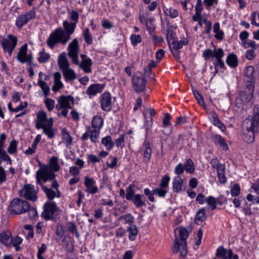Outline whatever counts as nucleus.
<instances>
[{"label": "nucleus", "instance_id": "f257e3e1", "mask_svg": "<svg viewBox=\"0 0 259 259\" xmlns=\"http://www.w3.org/2000/svg\"><path fill=\"white\" fill-rule=\"evenodd\" d=\"M63 26L64 30L58 27L50 34L47 40V44L50 48L53 49L58 43L65 45L70 39L71 35L76 27L75 23H70L67 21H63Z\"/></svg>", "mask_w": 259, "mask_h": 259}, {"label": "nucleus", "instance_id": "f03ea898", "mask_svg": "<svg viewBox=\"0 0 259 259\" xmlns=\"http://www.w3.org/2000/svg\"><path fill=\"white\" fill-rule=\"evenodd\" d=\"M51 167L44 166L41 167L36 172V183L41 184V180L44 182L48 181L53 180L55 179V175L53 171H57L59 169V165L58 163V158L53 156L50 160Z\"/></svg>", "mask_w": 259, "mask_h": 259}, {"label": "nucleus", "instance_id": "7ed1b4c3", "mask_svg": "<svg viewBox=\"0 0 259 259\" xmlns=\"http://www.w3.org/2000/svg\"><path fill=\"white\" fill-rule=\"evenodd\" d=\"M188 232L185 228L180 229L179 230V236L181 240H179L177 237L174 240V245L172 248V252L174 253H178L180 251L181 255L185 257L187 254L186 239L188 237Z\"/></svg>", "mask_w": 259, "mask_h": 259}, {"label": "nucleus", "instance_id": "20e7f679", "mask_svg": "<svg viewBox=\"0 0 259 259\" xmlns=\"http://www.w3.org/2000/svg\"><path fill=\"white\" fill-rule=\"evenodd\" d=\"M60 213V210L56 206L55 202L48 201L44 205V210L42 217L46 220H51L56 221Z\"/></svg>", "mask_w": 259, "mask_h": 259}, {"label": "nucleus", "instance_id": "39448f33", "mask_svg": "<svg viewBox=\"0 0 259 259\" xmlns=\"http://www.w3.org/2000/svg\"><path fill=\"white\" fill-rule=\"evenodd\" d=\"M203 56L205 60H208L210 58H215L216 60L213 63L215 67L220 66L221 68L224 67V63L222 58L224 56V51L221 48L215 49L212 51L210 49H206L203 51Z\"/></svg>", "mask_w": 259, "mask_h": 259}, {"label": "nucleus", "instance_id": "423d86ee", "mask_svg": "<svg viewBox=\"0 0 259 259\" xmlns=\"http://www.w3.org/2000/svg\"><path fill=\"white\" fill-rule=\"evenodd\" d=\"M29 207V203L20 198H14L9 205V210L14 214H19L26 212Z\"/></svg>", "mask_w": 259, "mask_h": 259}, {"label": "nucleus", "instance_id": "0eeeda50", "mask_svg": "<svg viewBox=\"0 0 259 259\" xmlns=\"http://www.w3.org/2000/svg\"><path fill=\"white\" fill-rule=\"evenodd\" d=\"M17 41L16 36L9 34L6 38H3L1 41V43L4 51L7 52L9 56H11L17 46Z\"/></svg>", "mask_w": 259, "mask_h": 259}, {"label": "nucleus", "instance_id": "6e6552de", "mask_svg": "<svg viewBox=\"0 0 259 259\" xmlns=\"http://www.w3.org/2000/svg\"><path fill=\"white\" fill-rule=\"evenodd\" d=\"M52 181V183L51 188H48L41 183L39 184L49 200H53L55 197L60 198L61 196V193L58 189L59 184L58 183L57 181L54 179Z\"/></svg>", "mask_w": 259, "mask_h": 259}, {"label": "nucleus", "instance_id": "1a4fd4ad", "mask_svg": "<svg viewBox=\"0 0 259 259\" xmlns=\"http://www.w3.org/2000/svg\"><path fill=\"white\" fill-rule=\"evenodd\" d=\"M254 87L252 84L248 85L244 91L240 92L236 99L237 104H245L249 102L253 97Z\"/></svg>", "mask_w": 259, "mask_h": 259}, {"label": "nucleus", "instance_id": "9d476101", "mask_svg": "<svg viewBox=\"0 0 259 259\" xmlns=\"http://www.w3.org/2000/svg\"><path fill=\"white\" fill-rule=\"evenodd\" d=\"M68 56L71 59L72 62L74 64H78L79 60L78 54L79 47L77 38H74L68 47Z\"/></svg>", "mask_w": 259, "mask_h": 259}, {"label": "nucleus", "instance_id": "9b49d317", "mask_svg": "<svg viewBox=\"0 0 259 259\" xmlns=\"http://www.w3.org/2000/svg\"><path fill=\"white\" fill-rule=\"evenodd\" d=\"M36 16L35 11L33 9L25 14L19 15L16 19V25L17 27L21 28L29 21L33 19Z\"/></svg>", "mask_w": 259, "mask_h": 259}, {"label": "nucleus", "instance_id": "f8f14e48", "mask_svg": "<svg viewBox=\"0 0 259 259\" xmlns=\"http://www.w3.org/2000/svg\"><path fill=\"white\" fill-rule=\"evenodd\" d=\"M147 80L142 74L140 76L135 75L132 79V84L134 90L137 93L143 92L146 86Z\"/></svg>", "mask_w": 259, "mask_h": 259}, {"label": "nucleus", "instance_id": "ddd939ff", "mask_svg": "<svg viewBox=\"0 0 259 259\" xmlns=\"http://www.w3.org/2000/svg\"><path fill=\"white\" fill-rule=\"evenodd\" d=\"M259 127V121L249 116L242 123V128L246 132H256Z\"/></svg>", "mask_w": 259, "mask_h": 259}, {"label": "nucleus", "instance_id": "4468645a", "mask_svg": "<svg viewBox=\"0 0 259 259\" xmlns=\"http://www.w3.org/2000/svg\"><path fill=\"white\" fill-rule=\"evenodd\" d=\"M242 46L244 49H248L251 48V49L248 50L245 53V57L249 60H252L255 57V54L254 51L256 50V44L255 42L253 40H248L242 42Z\"/></svg>", "mask_w": 259, "mask_h": 259}, {"label": "nucleus", "instance_id": "2eb2a0df", "mask_svg": "<svg viewBox=\"0 0 259 259\" xmlns=\"http://www.w3.org/2000/svg\"><path fill=\"white\" fill-rule=\"evenodd\" d=\"M27 45L24 44L19 50L17 55V59L21 63H30L31 62L32 57L31 55L27 54Z\"/></svg>", "mask_w": 259, "mask_h": 259}, {"label": "nucleus", "instance_id": "dca6fc26", "mask_svg": "<svg viewBox=\"0 0 259 259\" xmlns=\"http://www.w3.org/2000/svg\"><path fill=\"white\" fill-rule=\"evenodd\" d=\"M111 96L109 93H104L100 97V102L103 110L109 111L112 108Z\"/></svg>", "mask_w": 259, "mask_h": 259}, {"label": "nucleus", "instance_id": "f3484780", "mask_svg": "<svg viewBox=\"0 0 259 259\" xmlns=\"http://www.w3.org/2000/svg\"><path fill=\"white\" fill-rule=\"evenodd\" d=\"M73 102L74 98L71 96H61L57 100L58 104L56 106V108L60 110L62 108H71L70 102Z\"/></svg>", "mask_w": 259, "mask_h": 259}, {"label": "nucleus", "instance_id": "a211bd4d", "mask_svg": "<svg viewBox=\"0 0 259 259\" xmlns=\"http://www.w3.org/2000/svg\"><path fill=\"white\" fill-rule=\"evenodd\" d=\"M24 197L30 201H35L37 199L36 192L34 189V186L29 184L24 186L22 190Z\"/></svg>", "mask_w": 259, "mask_h": 259}, {"label": "nucleus", "instance_id": "6ab92c4d", "mask_svg": "<svg viewBox=\"0 0 259 259\" xmlns=\"http://www.w3.org/2000/svg\"><path fill=\"white\" fill-rule=\"evenodd\" d=\"M51 119H52L51 118ZM51 120V118L47 119V114L44 111H39L37 114V119L35 127L37 129H40L47 125V122Z\"/></svg>", "mask_w": 259, "mask_h": 259}, {"label": "nucleus", "instance_id": "aec40b11", "mask_svg": "<svg viewBox=\"0 0 259 259\" xmlns=\"http://www.w3.org/2000/svg\"><path fill=\"white\" fill-rule=\"evenodd\" d=\"M95 181L88 177H85L84 185L87 188V191L91 194H95L98 192V188L95 186Z\"/></svg>", "mask_w": 259, "mask_h": 259}, {"label": "nucleus", "instance_id": "412c9836", "mask_svg": "<svg viewBox=\"0 0 259 259\" xmlns=\"http://www.w3.org/2000/svg\"><path fill=\"white\" fill-rule=\"evenodd\" d=\"M58 63L62 71L69 68V63L66 57L65 52L60 54L58 60Z\"/></svg>", "mask_w": 259, "mask_h": 259}, {"label": "nucleus", "instance_id": "4be33fe9", "mask_svg": "<svg viewBox=\"0 0 259 259\" xmlns=\"http://www.w3.org/2000/svg\"><path fill=\"white\" fill-rule=\"evenodd\" d=\"M103 88L104 85L101 84H93L88 88L87 94L90 96H95L97 93L102 92Z\"/></svg>", "mask_w": 259, "mask_h": 259}, {"label": "nucleus", "instance_id": "5701e85b", "mask_svg": "<svg viewBox=\"0 0 259 259\" xmlns=\"http://www.w3.org/2000/svg\"><path fill=\"white\" fill-rule=\"evenodd\" d=\"M53 124V119H51V120L47 122V125L41 128L43 129L44 133L47 135L49 139H53L55 137L54 130L52 128Z\"/></svg>", "mask_w": 259, "mask_h": 259}, {"label": "nucleus", "instance_id": "b1692460", "mask_svg": "<svg viewBox=\"0 0 259 259\" xmlns=\"http://www.w3.org/2000/svg\"><path fill=\"white\" fill-rule=\"evenodd\" d=\"M206 219L207 215L205 213V208H202L197 212L195 215V222L197 225H202Z\"/></svg>", "mask_w": 259, "mask_h": 259}, {"label": "nucleus", "instance_id": "393cba45", "mask_svg": "<svg viewBox=\"0 0 259 259\" xmlns=\"http://www.w3.org/2000/svg\"><path fill=\"white\" fill-rule=\"evenodd\" d=\"M93 62L91 59H86L81 60V62L78 63L79 68L82 69L85 73H90L92 71L91 66L92 65Z\"/></svg>", "mask_w": 259, "mask_h": 259}, {"label": "nucleus", "instance_id": "a878e982", "mask_svg": "<svg viewBox=\"0 0 259 259\" xmlns=\"http://www.w3.org/2000/svg\"><path fill=\"white\" fill-rule=\"evenodd\" d=\"M232 254V250L226 249L222 246H220L216 253V256L218 258H221V259H228V256Z\"/></svg>", "mask_w": 259, "mask_h": 259}, {"label": "nucleus", "instance_id": "bb28decb", "mask_svg": "<svg viewBox=\"0 0 259 259\" xmlns=\"http://www.w3.org/2000/svg\"><path fill=\"white\" fill-rule=\"evenodd\" d=\"M126 230L128 232H129V239L131 241L135 240L138 233V230L137 227L134 224L129 225L127 227Z\"/></svg>", "mask_w": 259, "mask_h": 259}, {"label": "nucleus", "instance_id": "cd10ccee", "mask_svg": "<svg viewBox=\"0 0 259 259\" xmlns=\"http://www.w3.org/2000/svg\"><path fill=\"white\" fill-rule=\"evenodd\" d=\"M62 137L63 142L67 147H69L72 143V139L66 128L62 130Z\"/></svg>", "mask_w": 259, "mask_h": 259}, {"label": "nucleus", "instance_id": "c85d7f7f", "mask_svg": "<svg viewBox=\"0 0 259 259\" xmlns=\"http://www.w3.org/2000/svg\"><path fill=\"white\" fill-rule=\"evenodd\" d=\"M183 181L181 178L178 176L174 178L172 184L173 190L175 192H179L182 188Z\"/></svg>", "mask_w": 259, "mask_h": 259}, {"label": "nucleus", "instance_id": "c756f323", "mask_svg": "<svg viewBox=\"0 0 259 259\" xmlns=\"http://www.w3.org/2000/svg\"><path fill=\"white\" fill-rule=\"evenodd\" d=\"M11 233L9 232H3L0 233V242L6 246H10L11 245Z\"/></svg>", "mask_w": 259, "mask_h": 259}, {"label": "nucleus", "instance_id": "7c9ffc66", "mask_svg": "<svg viewBox=\"0 0 259 259\" xmlns=\"http://www.w3.org/2000/svg\"><path fill=\"white\" fill-rule=\"evenodd\" d=\"M63 75L66 81L73 80L76 78V75L74 70L70 68L62 71Z\"/></svg>", "mask_w": 259, "mask_h": 259}, {"label": "nucleus", "instance_id": "2f4dec72", "mask_svg": "<svg viewBox=\"0 0 259 259\" xmlns=\"http://www.w3.org/2000/svg\"><path fill=\"white\" fill-rule=\"evenodd\" d=\"M143 156L144 160L146 162H148L151 156V149L150 144L148 143H144L143 144Z\"/></svg>", "mask_w": 259, "mask_h": 259}, {"label": "nucleus", "instance_id": "473e14b6", "mask_svg": "<svg viewBox=\"0 0 259 259\" xmlns=\"http://www.w3.org/2000/svg\"><path fill=\"white\" fill-rule=\"evenodd\" d=\"M142 195L136 194L130 201H132L136 207L140 208L146 205V203L144 200H142Z\"/></svg>", "mask_w": 259, "mask_h": 259}, {"label": "nucleus", "instance_id": "72a5a7b5", "mask_svg": "<svg viewBox=\"0 0 259 259\" xmlns=\"http://www.w3.org/2000/svg\"><path fill=\"white\" fill-rule=\"evenodd\" d=\"M102 144L105 146L107 150H111L114 146L111 136H107L102 139Z\"/></svg>", "mask_w": 259, "mask_h": 259}, {"label": "nucleus", "instance_id": "f704fd0d", "mask_svg": "<svg viewBox=\"0 0 259 259\" xmlns=\"http://www.w3.org/2000/svg\"><path fill=\"white\" fill-rule=\"evenodd\" d=\"M118 220L123 221L124 224H127L129 225H133L135 222L134 217L131 213H126L121 215L118 218Z\"/></svg>", "mask_w": 259, "mask_h": 259}, {"label": "nucleus", "instance_id": "c9c22d12", "mask_svg": "<svg viewBox=\"0 0 259 259\" xmlns=\"http://www.w3.org/2000/svg\"><path fill=\"white\" fill-rule=\"evenodd\" d=\"M37 83L43 91L45 97H47L49 95L50 91V87L42 78H38Z\"/></svg>", "mask_w": 259, "mask_h": 259}, {"label": "nucleus", "instance_id": "e433bc0d", "mask_svg": "<svg viewBox=\"0 0 259 259\" xmlns=\"http://www.w3.org/2000/svg\"><path fill=\"white\" fill-rule=\"evenodd\" d=\"M225 167L224 165L219 166L217 170L218 177L221 183H225L226 182V178L225 176Z\"/></svg>", "mask_w": 259, "mask_h": 259}, {"label": "nucleus", "instance_id": "4c0bfd02", "mask_svg": "<svg viewBox=\"0 0 259 259\" xmlns=\"http://www.w3.org/2000/svg\"><path fill=\"white\" fill-rule=\"evenodd\" d=\"M226 62L228 65L232 68H235L238 64V59L237 56L234 54H230L228 55Z\"/></svg>", "mask_w": 259, "mask_h": 259}, {"label": "nucleus", "instance_id": "58836bf2", "mask_svg": "<svg viewBox=\"0 0 259 259\" xmlns=\"http://www.w3.org/2000/svg\"><path fill=\"white\" fill-rule=\"evenodd\" d=\"M213 31L215 33L214 37L218 40H222L224 36V32L220 30V24L217 22L213 25Z\"/></svg>", "mask_w": 259, "mask_h": 259}, {"label": "nucleus", "instance_id": "ea45409f", "mask_svg": "<svg viewBox=\"0 0 259 259\" xmlns=\"http://www.w3.org/2000/svg\"><path fill=\"white\" fill-rule=\"evenodd\" d=\"M50 58L51 56L49 53L44 51H42L38 53L37 60L40 63H44L49 61Z\"/></svg>", "mask_w": 259, "mask_h": 259}, {"label": "nucleus", "instance_id": "a19ab883", "mask_svg": "<svg viewBox=\"0 0 259 259\" xmlns=\"http://www.w3.org/2000/svg\"><path fill=\"white\" fill-rule=\"evenodd\" d=\"M103 124V119L101 116H96L92 120V126L100 130Z\"/></svg>", "mask_w": 259, "mask_h": 259}, {"label": "nucleus", "instance_id": "79ce46f5", "mask_svg": "<svg viewBox=\"0 0 259 259\" xmlns=\"http://www.w3.org/2000/svg\"><path fill=\"white\" fill-rule=\"evenodd\" d=\"M214 139V142L220 145L224 149L227 150L228 146L225 142L224 139L220 135H215L213 136Z\"/></svg>", "mask_w": 259, "mask_h": 259}, {"label": "nucleus", "instance_id": "37998d69", "mask_svg": "<svg viewBox=\"0 0 259 259\" xmlns=\"http://www.w3.org/2000/svg\"><path fill=\"white\" fill-rule=\"evenodd\" d=\"M164 11L166 15L168 16L171 18H175L179 15L178 11L172 7H165Z\"/></svg>", "mask_w": 259, "mask_h": 259}, {"label": "nucleus", "instance_id": "c03bdc74", "mask_svg": "<svg viewBox=\"0 0 259 259\" xmlns=\"http://www.w3.org/2000/svg\"><path fill=\"white\" fill-rule=\"evenodd\" d=\"M149 13L148 11H144L140 10L139 14V20L141 23H145L147 24L149 21H151V19L149 17Z\"/></svg>", "mask_w": 259, "mask_h": 259}, {"label": "nucleus", "instance_id": "a18cd8bd", "mask_svg": "<svg viewBox=\"0 0 259 259\" xmlns=\"http://www.w3.org/2000/svg\"><path fill=\"white\" fill-rule=\"evenodd\" d=\"M135 187V186L134 185H130L126 188V199L127 200H131L134 197V196L136 195L135 194V192L134 190Z\"/></svg>", "mask_w": 259, "mask_h": 259}, {"label": "nucleus", "instance_id": "49530a36", "mask_svg": "<svg viewBox=\"0 0 259 259\" xmlns=\"http://www.w3.org/2000/svg\"><path fill=\"white\" fill-rule=\"evenodd\" d=\"M206 202L210 206L211 210H214L217 207V204L218 203V199H215L212 196H209L206 198Z\"/></svg>", "mask_w": 259, "mask_h": 259}, {"label": "nucleus", "instance_id": "de8ad7c7", "mask_svg": "<svg viewBox=\"0 0 259 259\" xmlns=\"http://www.w3.org/2000/svg\"><path fill=\"white\" fill-rule=\"evenodd\" d=\"M166 39L170 47H171L172 41L177 39L176 34L171 29H167Z\"/></svg>", "mask_w": 259, "mask_h": 259}, {"label": "nucleus", "instance_id": "09e8293b", "mask_svg": "<svg viewBox=\"0 0 259 259\" xmlns=\"http://www.w3.org/2000/svg\"><path fill=\"white\" fill-rule=\"evenodd\" d=\"M255 132H246L244 133L243 139L247 143H250L254 140V134Z\"/></svg>", "mask_w": 259, "mask_h": 259}, {"label": "nucleus", "instance_id": "8fccbe9b", "mask_svg": "<svg viewBox=\"0 0 259 259\" xmlns=\"http://www.w3.org/2000/svg\"><path fill=\"white\" fill-rule=\"evenodd\" d=\"M185 169L188 172L193 173L194 171L195 168L192 160L189 159L187 160L184 165Z\"/></svg>", "mask_w": 259, "mask_h": 259}, {"label": "nucleus", "instance_id": "3c124183", "mask_svg": "<svg viewBox=\"0 0 259 259\" xmlns=\"http://www.w3.org/2000/svg\"><path fill=\"white\" fill-rule=\"evenodd\" d=\"M99 130H100L95 129L91 131L90 137L92 142L96 143L98 141L100 134Z\"/></svg>", "mask_w": 259, "mask_h": 259}, {"label": "nucleus", "instance_id": "603ef678", "mask_svg": "<svg viewBox=\"0 0 259 259\" xmlns=\"http://www.w3.org/2000/svg\"><path fill=\"white\" fill-rule=\"evenodd\" d=\"M193 93L198 103L201 106H202L204 108L205 107L203 99L198 91L197 90H193Z\"/></svg>", "mask_w": 259, "mask_h": 259}, {"label": "nucleus", "instance_id": "864d4df0", "mask_svg": "<svg viewBox=\"0 0 259 259\" xmlns=\"http://www.w3.org/2000/svg\"><path fill=\"white\" fill-rule=\"evenodd\" d=\"M17 151V142L13 140L11 141L8 148L7 151L9 153L12 154L15 153Z\"/></svg>", "mask_w": 259, "mask_h": 259}, {"label": "nucleus", "instance_id": "5fc2aeb1", "mask_svg": "<svg viewBox=\"0 0 259 259\" xmlns=\"http://www.w3.org/2000/svg\"><path fill=\"white\" fill-rule=\"evenodd\" d=\"M168 192V190L163 188H157L154 189L155 194H157L160 197H164Z\"/></svg>", "mask_w": 259, "mask_h": 259}, {"label": "nucleus", "instance_id": "6e6d98bb", "mask_svg": "<svg viewBox=\"0 0 259 259\" xmlns=\"http://www.w3.org/2000/svg\"><path fill=\"white\" fill-rule=\"evenodd\" d=\"M45 105L49 111H52L55 107V101L53 99L46 97Z\"/></svg>", "mask_w": 259, "mask_h": 259}, {"label": "nucleus", "instance_id": "4d7b16f0", "mask_svg": "<svg viewBox=\"0 0 259 259\" xmlns=\"http://www.w3.org/2000/svg\"><path fill=\"white\" fill-rule=\"evenodd\" d=\"M170 180V177L168 176H165L161 180L159 187L167 189L168 190V183Z\"/></svg>", "mask_w": 259, "mask_h": 259}, {"label": "nucleus", "instance_id": "13d9d810", "mask_svg": "<svg viewBox=\"0 0 259 259\" xmlns=\"http://www.w3.org/2000/svg\"><path fill=\"white\" fill-rule=\"evenodd\" d=\"M130 39L131 40L132 44L135 46L138 43H140L141 41V37L139 34H132L130 37Z\"/></svg>", "mask_w": 259, "mask_h": 259}, {"label": "nucleus", "instance_id": "bf43d9fd", "mask_svg": "<svg viewBox=\"0 0 259 259\" xmlns=\"http://www.w3.org/2000/svg\"><path fill=\"white\" fill-rule=\"evenodd\" d=\"M144 194L148 197L149 200L151 202L155 201V198L153 195L155 194L154 189L153 191H150L149 189L146 188L144 190Z\"/></svg>", "mask_w": 259, "mask_h": 259}, {"label": "nucleus", "instance_id": "052dcab7", "mask_svg": "<svg viewBox=\"0 0 259 259\" xmlns=\"http://www.w3.org/2000/svg\"><path fill=\"white\" fill-rule=\"evenodd\" d=\"M7 181V172L5 169L0 166V184H2Z\"/></svg>", "mask_w": 259, "mask_h": 259}, {"label": "nucleus", "instance_id": "680f3d73", "mask_svg": "<svg viewBox=\"0 0 259 259\" xmlns=\"http://www.w3.org/2000/svg\"><path fill=\"white\" fill-rule=\"evenodd\" d=\"M231 194L232 196H237L240 193V188L238 184L234 185L233 187L231 189Z\"/></svg>", "mask_w": 259, "mask_h": 259}, {"label": "nucleus", "instance_id": "e2e57ef3", "mask_svg": "<svg viewBox=\"0 0 259 259\" xmlns=\"http://www.w3.org/2000/svg\"><path fill=\"white\" fill-rule=\"evenodd\" d=\"M249 117L259 121V107L258 106H254L252 115L249 116Z\"/></svg>", "mask_w": 259, "mask_h": 259}, {"label": "nucleus", "instance_id": "0e129e2a", "mask_svg": "<svg viewBox=\"0 0 259 259\" xmlns=\"http://www.w3.org/2000/svg\"><path fill=\"white\" fill-rule=\"evenodd\" d=\"M27 211H28L29 216L31 219H35L37 215L36 209L34 207H31L30 205Z\"/></svg>", "mask_w": 259, "mask_h": 259}, {"label": "nucleus", "instance_id": "69168bd1", "mask_svg": "<svg viewBox=\"0 0 259 259\" xmlns=\"http://www.w3.org/2000/svg\"><path fill=\"white\" fill-rule=\"evenodd\" d=\"M83 36L85 41L88 44L90 45L92 43V38L89 34V30L88 28H87L84 30L83 32Z\"/></svg>", "mask_w": 259, "mask_h": 259}, {"label": "nucleus", "instance_id": "338daca9", "mask_svg": "<svg viewBox=\"0 0 259 259\" xmlns=\"http://www.w3.org/2000/svg\"><path fill=\"white\" fill-rule=\"evenodd\" d=\"M203 22L205 24L204 28L205 32L207 34H209L212 27L211 23L206 19H204L203 20Z\"/></svg>", "mask_w": 259, "mask_h": 259}, {"label": "nucleus", "instance_id": "774afa93", "mask_svg": "<svg viewBox=\"0 0 259 259\" xmlns=\"http://www.w3.org/2000/svg\"><path fill=\"white\" fill-rule=\"evenodd\" d=\"M63 87V84L61 81H54V84L52 87V90L56 92L58 91L59 90L62 89Z\"/></svg>", "mask_w": 259, "mask_h": 259}]
</instances>
